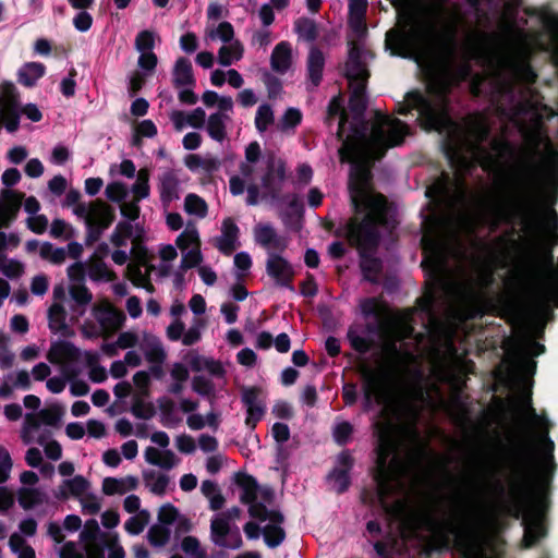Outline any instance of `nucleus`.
I'll list each match as a JSON object with an SVG mask.
<instances>
[{
    "mask_svg": "<svg viewBox=\"0 0 558 558\" xmlns=\"http://www.w3.org/2000/svg\"><path fill=\"white\" fill-rule=\"evenodd\" d=\"M462 14L457 4L445 0H423L417 12L401 29L400 41L408 45L425 69L428 96L409 93L398 108L405 114L415 109L420 122L426 130L447 132V155L456 168V187L449 196L446 182L440 179L427 190V195L439 203H447L454 211L449 228L452 241L459 243L461 235H471L482 226L492 229L502 222L520 218L530 225L533 206L534 172L529 165H518L508 174L504 193L475 206L466 204L464 172L478 162L489 169L494 158L482 147L488 134V122L484 114H471L462 124L452 123L447 110V94L454 82L466 75V70H454L457 32Z\"/></svg>",
    "mask_w": 558,
    "mask_h": 558,
    "instance_id": "nucleus-1",
    "label": "nucleus"
},
{
    "mask_svg": "<svg viewBox=\"0 0 558 558\" xmlns=\"http://www.w3.org/2000/svg\"><path fill=\"white\" fill-rule=\"evenodd\" d=\"M403 404L397 396H365L383 405L375 426L378 435L376 481L383 507L411 530L425 529L441 544L452 537L463 558H495L466 522V504L457 489L422 493L425 478V445L416 430L418 405L432 410L449 404L444 396H407Z\"/></svg>",
    "mask_w": 558,
    "mask_h": 558,
    "instance_id": "nucleus-2",
    "label": "nucleus"
},
{
    "mask_svg": "<svg viewBox=\"0 0 558 558\" xmlns=\"http://www.w3.org/2000/svg\"><path fill=\"white\" fill-rule=\"evenodd\" d=\"M408 134L407 124L399 119L376 113L368 135L355 130L339 149L341 161L355 163L349 187L356 216L348 223L347 233L357 245L374 242L376 227L385 222L386 198L372 187L369 162L381 158L388 148L400 145Z\"/></svg>",
    "mask_w": 558,
    "mask_h": 558,
    "instance_id": "nucleus-3",
    "label": "nucleus"
},
{
    "mask_svg": "<svg viewBox=\"0 0 558 558\" xmlns=\"http://www.w3.org/2000/svg\"><path fill=\"white\" fill-rule=\"evenodd\" d=\"M515 10L506 4L492 34L469 35L463 44L465 59L486 62L496 76L508 82H533L529 65L531 53L541 47L534 33L525 32L515 23Z\"/></svg>",
    "mask_w": 558,
    "mask_h": 558,
    "instance_id": "nucleus-4",
    "label": "nucleus"
},
{
    "mask_svg": "<svg viewBox=\"0 0 558 558\" xmlns=\"http://www.w3.org/2000/svg\"><path fill=\"white\" fill-rule=\"evenodd\" d=\"M505 252V239H495L482 247L481 256L472 264V270L454 279L451 288L453 300L449 310L454 318L465 320L480 313L484 289L490 284L493 271Z\"/></svg>",
    "mask_w": 558,
    "mask_h": 558,
    "instance_id": "nucleus-5",
    "label": "nucleus"
},
{
    "mask_svg": "<svg viewBox=\"0 0 558 558\" xmlns=\"http://www.w3.org/2000/svg\"><path fill=\"white\" fill-rule=\"evenodd\" d=\"M240 173L232 175L229 181L230 192L241 195L247 192L248 205H256L259 199V189L256 180L270 194L280 191L286 180V163L275 154H267L262 158L260 145L252 142L245 147L244 160L239 166Z\"/></svg>",
    "mask_w": 558,
    "mask_h": 558,
    "instance_id": "nucleus-6",
    "label": "nucleus"
},
{
    "mask_svg": "<svg viewBox=\"0 0 558 558\" xmlns=\"http://www.w3.org/2000/svg\"><path fill=\"white\" fill-rule=\"evenodd\" d=\"M242 490L241 501L250 506V515L260 522H269L263 530L266 544L278 546L284 538V531L280 527L283 515L272 505V493L258 486L252 478L243 482Z\"/></svg>",
    "mask_w": 558,
    "mask_h": 558,
    "instance_id": "nucleus-7",
    "label": "nucleus"
},
{
    "mask_svg": "<svg viewBox=\"0 0 558 558\" xmlns=\"http://www.w3.org/2000/svg\"><path fill=\"white\" fill-rule=\"evenodd\" d=\"M515 409L519 421L531 432L529 447L546 464L553 458L554 442L548 438V423L536 415L526 396L517 400Z\"/></svg>",
    "mask_w": 558,
    "mask_h": 558,
    "instance_id": "nucleus-8",
    "label": "nucleus"
},
{
    "mask_svg": "<svg viewBox=\"0 0 558 558\" xmlns=\"http://www.w3.org/2000/svg\"><path fill=\"white\" fill-rule=\"evenodd\" d=\"M73 213L84 220L95 239H98L116 218L114 209L99 198L88 204H77L73 207Z\"/></svg>",
    "mask_w": 558,
    "mask_h": 558,
    "instance_id": "nucleus-9",
    "label": "nucleus"
},
{
    "mask_svg": "<svg viewBox=\"0 0 558 558\" xmlns=\"http://www.w3.org/2000/svg\"><path fill=\"white\" fill-rule=\"evenodd\" d=\"M93 316L100 327V335L108 337L118 331L124 320V314L118 310L108 299H99L95 302L92 308ZM82 332L85 337H96L99 335L97 331H90L87 325L82 327Z\"/></svg>",
    "mask_w": 558,
    "mask_h": 558,
    "instance_id": "nucleus-10",
    "label": "nucleus"
},
{
    "mask_svg": "<svg viewBox=\"0 0 558 558\" xmlns=\"http://www.w3.org/2000/svg\"><path fill=\"white\" fill-rule=\"evenodd\" d=\"M174 244L181 252L182 270L194 268L202 264V239L198 228L194 222H189L185 229L177 236Z\"/></svg>",
    "mask_w": 558,
    "mask_h": 558,
    "instance_id": "nucleus-11",
    "label": "nucleus"
},
{
    "mask_svg": "<svg viewBox=\"0 0 558 558\" xmlns=\"http://www.w3.org/2000/svg\"><path fill=\"white\" fill-rule=\"evenodd\" d=\"M345 75L350 81V87L352 88L350 106L354 110L363 111L365 109L363 94L368 72L364 63L360 60V53L356 47H353L350 50L349 59L345 64Z\"/></svg>",
    "mask_w": 558,
    "mask_h": 558,
    "instance_id": "nucleus-12",
    "label": "nucleus"
},
{
    "mask_svg": "<svg viewBox=\"0 0 558 558\" xmlns=\"http://www.w3.org/2000/svg\"><path fill=\"white\" fill-rule=\"evenodd\" d=\"M0 122L10 133L20 128V93L9 82L0 84Z\"/></svg>",
    "mask_w": 558,
    "mask_h": 558,
    "instance_id": "nucleus-13",
    "label": "nucleus"
},
{
    "mask_svg": "<svg viewBox=\"0 0 558 558\" xmlns=\"http://www.w3.org/2000/svg\"><path fill=\"white\" fill-rule=\"evenodd\" d=\"M84 356L86 362L92 365L96 362V355L90 352L82 353L73 343L63 340L51 342L46 357L53 364L68 371L69 367L75 365L81 357Z\"/></svg>",
    "mask_w": 558,
    "mask_h": 558,
    "instance_id": "nucleus-14",
    "label": "nucleus"
},
{
    "mask_svg": "<svg viewBox=\"0 0 558 558\" xmlns=\"http://www.w3.org/2000/svg\"><path fill=\"white\" fill-rule=\"evenodd\" d=\"M210 541L216 546L228 549H238L243 544L238 526L225 515H215L210 520Z\"/></svg>",
    "mask_w": 558,
    "mask_h": 558,
    "instance_id": "nucleus-15",
    "label": "nucleus"
},
{
    "mask_svg": "<svg viewBox=\"0 0 558 558\" xmlns=\"http://www.w3.org/2000/svg\"><path fill=\"white\" fill-rule=\"evenodd\" d=\"M146 362L149 364V373L153 377L160 379L165 376V363L167 352L161 341L153 336L145 333L141 345Z\"/></svg>",
    "mask_w": 558,
    "mask_h": 558,
    "instance_id": "nucleus-16",
    "label": "nucleus"
},
{
    "mask_svg": "<svg viewBox=\"0 0 558 558\" xmlns=\"http://www.w3.org/2000/svg\"><path fill=\"white\" fill-rule=\"evenodd\" d=\"M242 402L246 408L245 424L254 429L265 414L266 403L263 391L257 387H248L242 390Z\"/></svg>",
    "mask_w": 558,
    "mask_h": 558,
    "instance_id": "nucleus-17",
    "label": "nucleus"
},
{
    "mask_svg": "<svg viewBox=\"0 0 558 558\" xmlns=\"http://www.w3.org/2000/svg\"><path fill=\"white\" fill-rule=\"evenodd\" d=\"M24 194L13 190H2L0 193V229L7 228L15 219Z\"/></svg>",
    "mask_w": 558,
    "mask_h": 558,
    "instance_id": "nucleus-18",
    "label": "nucleus"
},
{
    "mask_svg": "<svg viewBox=\"0 0 558 558\" xmlns=\"http://www.w3.org/2000/svg\"><path fill=\"white\" fill-rule=\"evenodd\" d=\"M267 274L279 286L287 287L294 277V270L291 264L279 254L269 253L266 262Z\"/></svg>",
    "mask_w": 558,
    "mask_h": 558,
    "instance_id": "nucleus-19",
    "label": "nucleus"
},
{
    "mask_svg": "<svg viewBox=\"0 0 558 558\" xmlns=\"http://www.w3.org/2000/svg\"><path fill=\"white\" fill-rule=\"evenodd\" d=\"M233 111H216L205 118L206 131L209 137L218 143L228 138V126L232 121Z\"/></svg>",
    "mask_w": 558,
    "mask_h": 558,
    "instance_id": "nucleus-20",
    "label": "nucleus"
},
{
    "mask_svg": "<svg viewBox=\"0 0 558 558\" xmlns=\"http://www.w3.org/2000/svg\"><path fill=\"white\" fill-rule=\"evenodd\" d=\"M215 246L225 255L232 254L239 246V228L232 218H225L221 234L216 238Z\"/></svg>",
    "mask_w": 558,
    "mask_h": 558,
    "instance_id": "nucleus-21",
    "label": "nucleus"
},
{
    "mask_svg": "<svg viewBox=\"0 0 558 558\" xmlns=\"http://www.w3.org/2000/svg\"><path fill=\"white\" fill-rule=\"evenodd\" d=\"M206 112L202 108L192 111L173 110L170 113V120L175 131L181 132L185 128L201 129L205 124Z\"/></svg>",
    "mask_w": 558,
    "mask_h": 558,
    "instance_id": "nucleus-22",
    "label": "nucleus"
},
{
    "mask_svg": "<svg viewBox=\"0 0 558 558\" xmlns=\"http://www.w3.org/2000/svg\"><path fill=\"white\" fill-rule=\"evenodd\" d=\"M255 241L268 251H283L287 241L277 234L276 230L267 223H258L254 228Z\"/></svg>",
    "mask_w": 558,
    "mask_h": 558,
    "instance_id": "nucleus-23",
    "label": "nucleus"
},
{
    "mask_svg": "<svg viewBox=\"0 0 558 558\" xmlns=\"http://www.w3.org/2000/svg\"><path fill=\"white\" fill-rule=\"evenodd\" d=\"M140 481L134 475L123 477H105L101 483V492L106 496L125 495L135 490Z\"/></svg>",
    "mask_w": 558,
    "mask_h": 558,
    "instance_id": "nucleus-24",
    "label": "nucleus"
},
{
    "mask_svg": "<svg viewBox=\"0 0 558 558\" xmlns=\"http://www.w3.org/2000/svg\"><path fill=\"white\" fill-rule=\"evenodd\" d=\"M294 51L289 41L278 43L270 56V66L276 73H286L293 65Z\"/></svg>",
    "mask_w": 558,
    "mask_h": 558,
    "instance_id": "nucleus-25",
    "label": "nucleus"
},
{
    "mask_svg": "<svg viewBox=\"0 0 558 558\" xmlns=\"http://www.w3.org/2000/svg\"><path fill=\"white\" fill-rule=\"evenodd\" d=\"M48 325L53 333L62 337H72L74 330L66 323V311L59 302H53L48 311Z\"/></svg>",
    "mask_w": 558,
    "mask_h": 558,
    "instance_id": "nucleus-26",
    "label": "nucleus"
},
{
    "mask_svg": "<svg viewBox=\"0 0 558 558\" xmlns=\"http://www.w3.org/2000/svg\"><path fill=\"white\" fill-rule=\"evenodd\" d=\"M545 535L542 517L538 512H529L524 515L523 546H534Z\"/></svg>",
    "mask_w": 558,
    "mask_h": 558,
    "instance_id": "nucleus-27",
    "label": "nucleus"
},
{
    "mask_svg": "<svg viewBox=\"0 0 558 558\" xmlns=\"http://www.w3.org/2000/svg\"><path fill=\"white\" fill-rule=\"evenodd\" d=\"M144 457L147 463L165 470H170L179 463V458L168 448L147 447Z\"/></svg>",
    "mask_w": 558,
    "mask_h": 558,
    "instance_id": "nucleus-28",
    "label": "nucleus"
},
{
    "mask_svg": "<svg viewBox=\"0 0 558 558\" xmlns=\"http://www.w3.org/2000/svg\"><path fill=\"white\" fill-rule=\"evenodd\" d=\"M146 240V232L144 228L136 229V233L133 238L132 248L130 255L133 257V264H140L149 269H155L153 256L149 254L147 247L144 245Z\"/></svg>",
    "mask_w": 558,
    "mask_h": 558,
    "instance_id": "nucleus-29",
    "label": "nucleus"
},
{
    "mask_svg": "<svg viewBox=\"0 0 558 558\" xmlns=\"http://www.w3.org/2000/svg\"><path fill=\"white\" fill-rule=\"evenodd\" d=\"M90 489V482L82 475L63 481L58 490V497L68 499L74 497L77 500Z\"/></svg>",
    "mask_w": 558,
    "mask_h": 558,
    "instance_id": "nucleus-30",
    "label": "nucleus"
},
{
    "mask_svg": "<svg viewBox=\"0 0 558 558\" xmlns=\"http://www.w3.org/2000/svg\"><path fill=\"white\" fill-rule=\"evenodd\" d=\"M458 255V250H451L442 241L439 242L430 255L423 262V265H428L436 277H441L446 272L445 255Z\"/></svg>",
    "mask_w": 558,
    "mask_h": 558,
    "instance_id": "nucleus-31",
    "label": "nucleus"
},
{
    "mask_svg": "<svg viewBox=\"0 0 558 558\" xmlns=\"http://www.w3.org/2000/svg\"><path fill=\"white\" fill-rule=\"evenodd\" d=\"M151 271L156 270L149 269V267H144L140 264L130 263L126 267L125 276L134 286L143 288L147 292L151 293L155 290L149 278Z\"/></svg>",
    "mask_w": 558,
    "mask_h": 558,
    "instance_id": "nucleus-32",
    "label": "nucleus"
},
{
    "mask_svg": "<svg viewBox=\"0 0 558 558\" xmlns=\"http://www.w3.org/2000/svg\"><path fill=\"white\" fill-rule=\"evenodd\" d=\"M244 51V45L239 39L223 44L218 49V63L222 66L236 63L242 60Z\"/></svg>",
    "mask_w": 558,
    "mask_h": 558,
    "instance_id": "nucleus-33",
    "label": "nucleus"
},
{
    "mask_svg": "<svg viewBox=\"0 0 558 558\" xmlns=\"http://www.w3.org/2000/svg\"><path fill=\"white\" fill-rule=\"evenodd\" d=\"M158 265H155V270L161 276L171 274L173 263L178 258V248L172 244H160L157 248Z\"/></svg>",
    "mask_w": 558,
    "mask_h": 558,
    "instance_id": "nucleus-34",
    "label": "nucleus"
},
{
    "mask_svg": "<svg viewBox=\"0 0 558 558\" xmlns=\"http://www.w3.org/2000/svg\"><path fill=\"white\" fill-rule=\"evenodd\" d=\"M178 546L186 558H207L206 547L194 535H183L178 538Z\"/></svg>",
    "mask_w": 558,
    "mask_h": 558,
    "instance_id": "nucleus-35",
    "label": "nucleus"
},
{
    "mask_svg": "<svg viewBox=\"0 0 558 558\" xmlns=\"http://www.w3.org/2000/svg\"><path fill=\"white\" fill-rule=\"evenodd\" d=\"M138 228L143 227L140 225L134 226L125 221L118 222L110 235V243L116 247L126 246L129 240L133 243L134 234Z\"/></svg>",
    "mask_w": 558,
    "mask_h": 558,
    "instance_id": "nucleus-36",
    "label": "nucleus"
},
{
    "mask_svg": "<svg viewBox=\"0 0 558 558\" xmlns=\"http://www.w3.org/2000/svg\"><path fill=\"white\" fill-rule=\"evenodd\" d=\"M17 501L23 509L29 510L43 505L46 501V495L36 487H21L17 490Z\"/></svg>",
    "mask_w": 558,
    "mask_h": 558,
    "instance_id": "nucleus-37",
    "label": "nucleus"
},
{
    "mask_svg": "<svg viewBox=\"0 0 558 558\" xmlns=\"http://www.w3.org/2000/svg\"><path fill=\"white\" fill-rule=\"evenodd\" d=\"M325 66V57L317 48H312L307 58V73L311 82L317 86L322 80Z\"/></svg>",
    "mask_w": 558,
    "mask_h": 558,
    "instance_id": "nucleus-38",
    "label": "nucleus"
},
{
    "mask_svg": "<svg viewBox=\"0 0 558 558\" xmlns=\"http://www.w3.org/2000/svg\"><path fill=\"white\" fill-rule=\"evenodd\" d=\"M173 83L177 87H185L194 83L192 65L187 59L177 60L173 69Z\"/></svg>",
    "mask_w": 558,
    "mask_h": 558,
    "instance_id": "nucleus-39",
    "label": "nucleus"
},
{
    "mask_svg": "<svg viewBox=\"0 0 558 558\" xmlns=\"http://www.w3.org/2000/svg\"><path fill=\"white\" fill-rule=\"evenodd\" d=\"M45 65L39 62H28L20 69L19 82L31 87L45 74Z\"/></svg>",
    "mask_w": 558,
    "mask_h": 558,
    "instance_id": "nucleus-40",
    "label": "nucleus"
},
{
    "mask_svg": "<svg viewBox=\"0 0 558 558\" xmlns=\"http://www.w3.org/2000/svg\"><path fill=\"white\" fill-rule=\"evenodd\" d=\"M205 38L208 40L219 39L223 44L235 40L234 27L230 22H220L217 26L207 27L205 31Z\"/></svg>",
    "mask_w": 558,
    "mask_h": 558,
    "instance_id": "nucleus-41",
    "label": "nucleus"
},
{
    "mask_svg": "<svg viewBox=\"0 0 558 558\" xmlns=\"http://www.w3.org/2000/svg\"><path fill=\"white\" fill-rule=\"evenodd\" d=\"M184 211L196 218L203 219L208 214L206 201L197 194L190 193L184 198Z\"/></svg>",
    "mask_w": 558,
    "mask_h": 558,
    "instance_id": "nucleus-42",
    "label": "nucleus"
},
{
    "mask_svg": "<svg viewBox=\"0 0 558 558\" xmlns=\"http://www.w3.org/2000/svg\"><path fill=\"white\" fill-rule=\"evenodd\" d=\"M201 492L208 499L211 510L217 511L225 506V497L215 482L204 481L201 486Z\"/></svg>",
    "mask_w": 558,
    "mask_h": 558,
    "instance_id": "nucleus-43",
    "label": "nucleus"
},
{
    "mask_svg": "<svg viewBox=\"0 0 558 558\" xmlns=\"http://www.w3.org/2000/svg\"><path fill=\"white\" fill-rule=\"evenodd\" d=\"M88 276L95 281H113L116 274L101 259L92 258L88 263Z\"/></svg>",
    "mask_w": 558,
    "mask_h": 558,
    "instance_id": "nucleus-44",
    "label": "nucleus"
},
{
    "mask_svg": "<svg viewBox=\"0 0 558 558\" xmlns=\"http://www.w3.org/2000/svg\"><path fill=\"white\" fill-rule=\"evenodd\" d=\"M171 532L168 526L154 524L147 532V541L155 548L165 547L170 541Z\"/></svg>",
    "mask_w": 558,
    "mask_h": 558,
    "instance_id": "nucleus-45",
    "label": "nucleus"
},
{
    "mask_svg": "<svg viewBox=\"0 0 558 558\" xmlns=\"http://www.w3.org/2000/svg\"><path fill=\"white\" fill-rule=\"evenodd\" d=\"M150 519V512L148 510H142L125 521L124 529L131 535H138L148 525Z\"/></svg>",
    "mask_w": 558,
    "mask_h": 558,
    "instance_id": "nucleus-46",
    "label": "nucleus"
},
{
    "mask_svg": "<svg viewBox=\"0 0 558 558\" xmlns=\"http://www.w3.org/2000/svg\"><path fill=\"white\" fill-rule=\"evenodd\" d=\"M184 165L191 171H213L217 168V161L210 157H203L198 154H189L184 157Z\"/></svg>",
    "mask_w": 558,
    "mask_h": 558,
    "instance_id": "nucleus-47",
    "label": "nucleus"
},
{
    "mask_svg": "<svg viewBox=\"0 0 558 558\" xmlns=\"http://www.w3.org/2000/svg\"><path fill=\"white\" fill-rule=\"evenodd\" d=\"M202 100L206 107L217 106V111H233V100L230 96H220L214 90H206L202 95Z\"/></svg>",
    "mask_w": 558,
    "mask_h": 558,
    "instance_id": "nucleus-48",
    "label": "nucleus"
},
{
    "mask_svg": "<svg viewBox=\"0 0 558 558\" xmlns=\"http://www.w3.org/2000/svg\"><path fill=\"white\" fill-rule=\"evenodd\" d=\"M254 123L258 132L267 131L275 123L272 107L268 104L260 105L256 110Z\"/></svg>",
    "mask_w": 558,
    "mask_h": 558,
    "instance_id": "nucleus-49",
    "label": "nucleus"
},
{
    "mask_svg": "<svg viewBox=\"0 0 558 558\" xmlns=\"http://www.w3.org/2000/svg\"><path fill=\"white\" fill-rule=\"evenodd\" d=\"M350 17L349 23L355 31L363 29V21L366 11V0H349Z\"/></svg>",
    "mask_w": 558,
    "mask_h": 558,
    "instance_id": "nucleus-50",
    "label": "nucleus"
},
{
    "mask_svg": "<svg viewBox=\"0 0 558 558\" xmlns=\"http://www.w3.org/2000/svg\"><path fill=\"white\" fill-rule=\"evenodd\" d=\"M9 546L17 558H36L34 548L17 533L10 536Z\"/></svg>",
    "mask_w": 558,
    "mask_h": 558,
    "instance_id": "nucleus-51",
    "label": "nucleus"
},
{
    "mask_svg": "<svg viewBox=\"0 0 558 558\" xmlns=\"http://www.w3.org/2000/svg\"><path fill=\"white\" fill-rule=\"evenodd\" d=\"M40 422L34 415H27L24 421V425L21 430V438L24 444L28 445L34 440H37L39 436H44L39 434Z\"/></svg>",
    "mask_w": 558,
    "mask_h": 558,
    "instance_id": "nucleus-52",
    "label": "nucleus"
},
{
    "mask_svg": "<svg viewBox=\"0 0 558 558\" xmlns=\"http://www.w3.org/2000/svg\"><path fill=\"white\" fill-rule=\"evenodd\" d=\"M149 171L140 169L136 174V181L132 186V194L136 201L146 198L149 195Z\"/></svg>",
    "mask_w": 558,
    "mask_h": 558,
    "instance_id": "nucleus-53",
    "label": "nucleus"
},
{
    "mask_svg": "<svg viewBox=\"0 0 558 558\" xmlns=\"http://www.w3.org/2000/svg\"><path fill=\"white\" fill-rule=\"evenodd\" d=\"M82 512L88 515H95L100 512L102 508L101 498L93 493L90 489L78 499Z\"/></svg>",
    "mask_w": 558,
    "mask_h": 558,
    "instance_id": "nucleus-54",
    "label": "nucleus"
},
{
    "mask_svg": "<svg viewBox=\"0 0 558 558\" xmlns=\"http://www.w3.org/2000/svg\"><path fill=\"white\" fill-rule=\"evenodd\" d=\"M41 258L52 264H63L66 259V251L62 247H56L51 243H44L39 248Z\"/></svg>",
    "mask_w": 558,
    "mask_h": 558,
    "instance_id": "nucleus-55",
    "label": "nucleus"
},
{
    "mask_svg": "<svg viewBox=\"0 0 558 558\" xmlns=\"http://www.w3.org/2000/svg\"><path fill=\"white\" fill-rule=\"evenodd\" d=\"M0 272L9 278H17L23 275L24 265L17 259L0 254Z\"/></svg>",
    "mask_w": 558,
    "mask_h": 558,
    "instance_id": "nucleus-56",
    "label": "nucleus"
},
{
    "mask_svg": "<svg viewBox=\"0 0 558 558\" xmlns=\"http://www.w3.org/2000/svg\"><path fill=\"white\" fill-rule=\"evenodd\" d=\"M69 293L77 306L85 307L93 300V294L84 283H71Z\"/></svg>",
    "mask_w": 558,
    "mask_h": 558,
    "instance_id": "nucleus-57",
    "label": "nucleus"
},
{
    "mask_svg": "<svg viewBox=\"0 0 558 558\" xmlns=\"http://www.w3.org/2000/svg\"><path fill=\"white\" fill-rule=\"evenodd\" d=\"M206 326V320L204 318L195 319L194 324L189 328L184 329V333L182 337V343L186 347L193 345L198 342L202 338V330Z\"/></svg>",
    "mask_w": 558,
    "mask_h": 558,
    "instance_id": "nucleus-58",
    "label": "nucleus"
},
{
    "mask_svg": "<svg viewBox=\"0 0 558 558\" xmlns=\"http://www.w3.org/2000/svg\"><path fill=\"white\" fill-rule=\"evenodd\" d=\"M105 194L111 202L121 204L125 201L129 189L124 183L116 181L106 186Z\"/></svg>",
    "mask_w": 558,
    "mask_h": 558,
    "instance_id": "nucleus-59",
    "label": "nucleus"
},
{
    "mask_svg": "<svg viewBox=\"0 0 558 558\" xmlns=\"http://www.w3.org/2000/svg\"><path fill=\"white\" fill-rule=\"evenodd\" d=\"M147 485L151 493L163 495L169 485V477L160 473H151L146 477Z\"/></svg>",
    "mask_w": 558,
    "mask_h": 558,
    "instance_id": "nucleus-60",
    "label": "nucleus"
},
{
    "mask_svg": "<svg viewBox=\"0 0 558 558\" xmlns=\"http://www.w3.org/2000/svg\"><path fill=\"white\" fill-rule=\"evenodd\" d=\"M50 234L53 238H61L69 240L74 235V230L71 225L62 219H54L50 226Z\"/></svg>",
    "mask_w": 558,
    "mask_h": 558,
    "instance_id": "nucleus-61",
    "label": "nucleus"
},
{
    "mask_svg": "<svg viewBox=\"0 0 558 558\" xmlns=\"http://www.w3.org/2000/svg\"><path fill=\"white\" fill-rule=\"evenodd\" d=\"M47 440L46 436H39L37 442L44 446L45 454L48 459L57 461L62 456L61 445L56 440Z\"/></svg>",
    "mask_w": 558,
    "mask_h": 558,
    "instance_id": "nucleus-62",
    "label": "nucleus"
},
{
    "mask_svg": "<svg viewBox=\"0 0 558 558\" xmlns=\"http://www.w3.org/2000/svg\"><path fill=\"white\" fill-rule=\"evenodd\" d=\"M302 120V114L298 109L290 108L282 116L279 122V129L281 131H288L295 128Z\"/></svg>",
    "mask_w": 558,
    "mask_h": 558,
    "instance_id": "nucleus-63",
    "label": "nucleus"
},
{
    "mask_svg": "<svg viewBox=\"0 0 558 558\" xmlns=\"http://www.w3.org/2000/svg\"><path fill=\"white\" fill-rule=\"evenodd\" d=\"M295 31L305 40H313L316 37V27L308 19H299L295 22Z\"/></svg>",
    "mask_w": 558,
    "mask_h": 558,
    "instance_id": "nucleus-64",
    "label": "nucleus"
}]
</instances>
